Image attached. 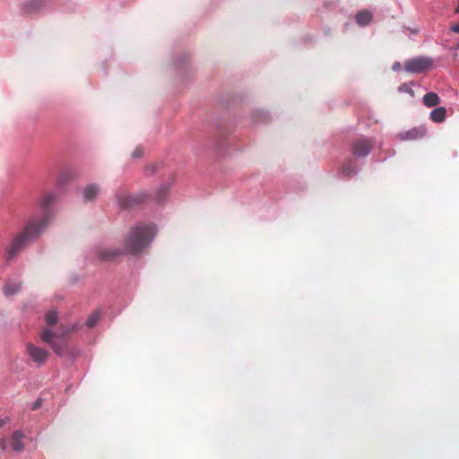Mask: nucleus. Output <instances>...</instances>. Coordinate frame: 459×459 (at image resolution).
<instances>
[{"instance_id": "9", "label": "nucleus", "mask_w": 459, "mask_h": 459, "mask_svg": "<svg viewBox=\"0 0 459 459\" xmlns=\"http://www.w3.org/2000/svg\"><path fill=\"white\" fill-rule=\"evenodd\" d=\"M24 434L21 430H16L13 433L11 437V446L16 452H22L24 449V444L22 442Z\"/></svg>"}, {"instance_id": "4", "label": "nucleus", "mask_w": 459, "mask_h": 459, "mask_svg": "<svg viewBox=\"0 0 459 459\" xmlns=\"http://www.w3.org/2000/svg\"><path fill=\"white\" fill-rule=\"evenodd\" d=\"M433 65V60L427 56H418L404 63V69L409 73H424Z\"/></svg>"}, {"instance_id": "15", "label": "nucleus", "mask_w": 459, "mask_h": 459, "mask_svg": "<svg viewBox=\"0 0 459 459\" xmlns=\"http://www.w3.org/2000/svg\"><path fill=\"white\" fill-rule=\"evenodd\" d=\"M357 173L356 166L349 160L342 167V174L347 178H351Z\"/></svg>"}, {"instance_id": "18", "label": "nucleus", "mask_w": 459, "mask_h": 459, "mask_svg": "<svg viewBox=\"0 0 459 459\" xmlns=\"http://www.w3.org/2000/svg\"><path fill=\"white\" fill-rule=\"evenodd\" d=\"M99 320H100L99 313H94V314L91 315L89 316V318L87 319L86 325L89 328H92V327H94L97 325Z\"/></svg>"}, {"instance_id": "23", "label": "nucleus", "mask_w": 459, "mask_h": 459, "mask_svg": "<svg viewBox=\"0 0 459 459\" xmlns=\"http://www.w3.org/2000/svg\"><path fill=\"white\" fill-rule=\"evenodd\" d=\"M143 155V151L141 148H136L132 153L133 158H140Z\"/></svg>"}, {"instance_id": "11", "label": "nucleus", "mask_w": 459, "mask_h": 459, "mask_svg": "<svg viewBox=\"0 0 459 459\" xmlns=\"http://www.w3.org/2000/svg\"><path fill=\"white\" fill-rule=\"evenodd\" d=\"M372 20V13L368 10L359 11L356 15V22L360 26L369 24Z\"/></svg>"}, {"instance_id": "1", "label": "nucleus", "mask_w": 459, "mask_h": 459, "mask_svg": "<svg viewBox=\"0 0 459 459\" xmlns=\"http://www.w3.org/2000/svg\"><path fill=\"white\" fill-rule=\"evenodd\" d=\"M55 193L46 194L40 200L39 205L43 210V215L39 219H31L24 227L23 230L13 238L8 247L9 258L18 254L27 244L36 239L42 230L47 227L52 216L48 208L56 202Z\"/></svg>"}, {"instance_id": "24", "label": "nucleus", "mask_w": 459, "mask_h": 459, "mask_svg": "<svg viewBox=\"0 0 459 459\" xmlns=\"http://www.w3.org/2000/svg\"><path fill=\"white\" fill-rule=\"evenodd\" d=\"M10 421V419L8 417L0 419V428L4 427L5 424H7Z\"/></svg>"}, {"instance_id": "2", "label": "nucleus", "mask_w": 459, "mask_h": 459, "mask_svg": "<svg viewBox=\"0 0 459 459\" xmlns=\"http://www.w3.org/2000/svg\"><path fill=\"white\" fill-rule=\"evenodd\" d=\"M156 234L152 225L139 224L127 232L124 239L125 255H138L152 242Z\"/></svg>"}, {"instance_id": "7", "label": "nucleus", "mask_w": 459, "mask_h": 459, "mask_svg": "<svg viewBox=\"0 0 459 459\" xmlns=\"http://www.w3.org/2000/svg\"><path fill=\"white\" fill-rule=\"evenodd\" d=\"M26 349L31 359L38 364H43L48 359L49 352L45 349L37 347L32 343H28Z\"/></svg>"}, {"instance_id": "12", "label": "nucleus", "mask_w": 459, "mask_h": 459, "mask_svg": "<svg viewBox=\"0 0 459 459\" xmlns=\"http://www.w3.org/2000/svg\"><path fill=\"white\" fill-rule=\"evenodd\" d=\"M446 115V109L444 107H438L434 108L430 112V119L435 123H441L445 120Z\"/></svg>"}, {"instance_id": "26", "label": "nucleus", "mask_w": 459, "mask_h": 459, "mask_svg": "<svg viewBox=\"0 0 459 459\" xmlns=\"http://www.w3.org/2000/svg\"><path fill=\"white\" fill-rule=\"evenodd\" d=\"M6 446H7V444H6V440L5 439H1L0 440V447L3 451H4L6 449Z\"/></svg>"}, {"instance_id": "20", "label": "nucleus", "mask_w": 459, "mask_h": 459, "mask_svg": "<svg viewBox=\"0 0 459 459\" xmlns=\"http://www.w3.org/2000/svg\"><path fill=\"white\" fill-rule=\"evenodd\" d=\"M167 188H162L159 191L158 195H157V200L158 202H162L164 199H165V196L167 195Z\"/></svg>"}, {"instance_id": "19", "label": "nucleus", "mask_w": 459, "mask_h": 459, "mask_svg": "<svg viewBox=\"0 0 459 459\" xmlns=\"http://www.w3.org/2000/svg\"><path fill=\"white\" fill-rule=\"evenodd\" d=\"M51 348L53 349V351H55L56 354L61 356L64 354V347L56 342H54L52 343V345H50Z\"/></svg>"}, {"instance_id": "27", "label": "nucleus", "mask_w": 459, "mask_h": 459, "mask_svg": "<svg viewBox=\"0 0 459 459\" xmlns=\"http://www.w3.org/2000/svg\"><path fill=\"white\" fill-rule=\"evenodd\" d=\"M399 67H400V64H399V63H396V64H394V65L393 69H394V70H396V69H398Z\"/></svg>"}, {"instance_id": "21", "label": "nucleus", "mask_w": 459, "mask_h": 459, "mask_svg": "<svg viewBox=\"0 0 459 459\" xmlns=\"http://www.w3.org/2000/svg\"><path fill=\"white\" fill-rule=\"evenodd\" d=\"M156 171V166L155 165H150L145 168V173L148 175H152Z\"/></svg>"}, {"instance_id": "25", "label": "nucleus", "mask_w": 459, "mask_h": 459, "mask_svg": "<svg viewBox=\"0 0 459 459\" xmlns=\"http://www.w3.org/2000/svg\"><path fill=\"white\" fill-rule=\"evenodd\" d=\"M451 30L455 33H459V23L453 24L451 26Z\"/></svg>"}, {"instance_id": "6", "label": "nucleus", "mask_w": 459, "mask_h": 459, "mask_svg": "<svg viewBox=\"0 0 459 459\" xmlns=\"http://www.w3.org/2000/svg\"><path fill=\"white\" fill-rule=\"evenodd\" d=\"M373 143L367 138H359L352 143V154L357 158L367 156L372 149Z\"/></svg>"}, {"instance_id": "3", "label": "nucleus", "mask_w": 459, "mask_h": 459, "mask_svg": "<svg viewBox=\"0 0 459 459\" xmlns=\"http://www.w3.org/2000/svg\"><path fill=\"white\" fill-rule=\"evenodd\" d=\"M147 198L148 195L145 193L133 195L120 193L117 195V203L121 209H131L143 204Z\"/></svg>"}, {"instance_id": "22", "label": "nucleus", "mask_w": 459, "mask_h": 459, "mask_svg": "<svg viewBox=\"0 0 459 459\" xmlns=\"http://www.w3.org/2000/svg\"><path fill=\"white\" fill-rule=\"evenodd\" d=\"M42 405V400L41 399H38L31 406V409L33 411H36L38 409H39Z\"/></svg>"}, {"instance_id": "10", "label": "nucleus", "mask_w": 459, "mask_h": 459, "mask_svg": "<svg viewBox=\"0 0 459 459\" xmlns=\"http://www.w3.org/2000/svg\"><path fill=\"white\" fill-rule=\"evenodd\" d=\"M100 193L99 186L95 184L88 185L83 190L84 202L93 201Z\"/></svg>"}, {"instance_id": "16", "label": "nucleus", "mask_w": 459, "mask_h": 459, "mask_svg": "<svg viewBox=\"0 0 459 459\" xmlns=\"http://www.w3.org/2000/svg\"><path fill=\"white\" fill-rule=\"evenodd\" d=\"M56 336L57 334L49 329H44L40 333L41 340L49 345H52V343L55 342L54 338Z\"/></svg>"}, {"instance_id": "17", "label": "nucleus", "mask_w": 459, "mask_h": 459, "mask_svg": "<svg viewBox=\"0 0 459 459\" xmlns=\"http://www.w3.org/2000/svg\"><path fill=\"white\" fill-rule=\"evenodd\" d=\"M57 313L56 311H49L46 315V322L48 325H54L57 323Z\"/></svg>"}, {"instance_id": "14", "label": "nucleus", "mask_w": 459, "mask_h": 459, "mask_svg": "<svg viewBox=\"0 0 459 459\" xmlns=\"http://www.w3.org/2000/svg\"><path fill=\"white\" fill-rule=\"evenodd\" d=\"M21 290V283L16 281H8L4 287L5 295H13Z\"/></svg>"}, {"instance_id": "5", "label": "nucleus", "mask_w": 459, "mask_h": 459, "mask_svg": "<svg viewBox=\"0 0 459 459\" xmlns=\"http://www.w3.org/2000/svg\"><path fill=\"white\" fill-rule=\"evenodd\" d=\"M95 255L100 261L110 262L125 255L123 248L100 247L95 250Z\"/></svg>"}, {"instance_id": "13", "label": "nucleus", "mask_w": 459, "mask_h": 459, "mask_svg": "<svg viewBox=\"0 0 459 459\" xmlns=\"http://www.w3.org/2000/svg\"><path fill=\"white\" fill-rule=\"evenodd\" d=\"M422 101L425 106L431 108L437 106L440 102V99L437 93L428 92L423 96Z\"/></svg>"}, {"instance_id": "8", "label": "nucleus", "mask_w": 459, "mask_h": 459, "mask_svg": "<svg viewBox=\"0 0 459 459\" xmlns=\"http://www.w3.org/2000/svg\"><path fill=\"white\" fill-rule=\"evenodd\" d=\"M426 134V129L423 127H415L400 134L402 140H416L422 138Z\"/></svg>"}]
</instances>
